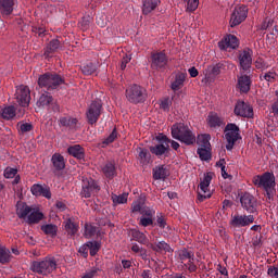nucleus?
<instances>
[{"label":"nucleus","instance_id":"11","mask_svg":"<svg viewBox=\"0 0 278 278\" xmlns=\"http://www.w3.org/2000/svg\"><path fill=\"white\" fill-rule=\"evenodd\" d=\"M15 99L21 108H29V103L31 102V91L29 90V87L20 85L16 88Z\"/></svg>","mask_w":278,"mask_h":278},{"label":"nucleus","instance_id":"58","mask_svg":"<svg viewBox=\"0 0 278 278\" xmlns=\"http://www.w3.org/2000/svg\"><path fill=\"white\" fill-rule=\"evenodd\" d=\"M79 25L80 29H83V31H86L90 27V17H83L79 22Z\"/></svg>","mask_w":278,"mask_h":278},{"label":"nucleus","instance_id":"16","mask_svg":"<svg viewBox=\"0 0 278 278\" xmlns=\"http://www.w3.org/2000/svg\"><path fill=\"white\" fill-rule=\"evenodd\" d=\"M239 64L242 71H250L253 64V50L250 48H244L242 53L239 54Z\"/></svg>","mask_w":278,"mask_h":278},{"label":"nucleus","instance_id":"42","mask_svg":"<svg viewBox=\"0 0 278 278\" xmlns=\"http://www.w3.org/2000/svg\"><path fill=\"white\" fill-rule=\"evenodd\" d=\"M178 260H180V262H186V260H194V252L184 248L178 251Z\"/></svg>","mask_w":278,"mask_h":278},{"label":"nucleus","instance_id":"60","mask_svg":"<svg viewBox=\"0 0 278 278\" xmlns=\"http://www.w3.org/2000/svg\"><path fill=\"white\" fill-rule=\"evenodd\" d=\"M264 238V236H262V235H260V236H255L254 238H253V241H252V244H253V247L255 248V249H262V244H263V242H262V239Z\"/></svg>","mask_w":278,"mask_h":278},{"label":"nucleus","instance_id":"56","mask_svg":"<svg viewBox=\"0 0 278 278\" xmlns=\"http://www.w3.org/2000/svg\"><path fill=\"white\" fill-rule=\"evenodd\" d=\"M33 34H37L39 38H45L47 29L45 27L33 26Z\"/></svg>","mask_w":278,"mask_h":278},{"label":"nucleus","instance_id":"4","mask_svg":"<svg viewBox=\"0 0 278 278\" xmlns=\"http://www.w3.org/2000/svg\"><path fill=\"white\" fill-rule=\"evenodd\" d=\"M62 84H64V78L56 73L48 72L38 78L39 88H47L48 90H55Z\"/></svg>","mask_w":278,"mask_h":278},{"label":"nucleus","instance_id":"57","mask_svg":"<svg viewBox=\"0 0 278 278\" xmlns=\"http://www.w3.org/2000/svg\"><path fill=\"white\" fill-rule=\"evenodd\" d=\"M142 205H144V202H142L141 199L135 201L131 205V212L136 213V212H141L142 210Z\"/></svg>","mask_w":278,"mask_h":278},{"label":"nucleus","instance_id":"64","mask_svg":"<svg viewBox=\"0 0 278 278\" xmlns=\"http://www.w3.org/2000/svg\"><path fill=\"white\" fill-rule=\"evenodd\" d=\"M275 75H277V73L268 72L263 76V79H265V81H275Z\"/></svg>","mask_w":278,"mask_h":278},{"label":"nucleus","instance_id":"13","mask_svg":"<svg viewBox=\"0 0 278 278\" xmlns=\"http://www.w3.org/2000/svg\"><path fill=\"white\" fill-rule=\"evenodd\" d=\"M212 182V173H206L204 175L203 181L200 182V189L203 193L198 191V202L203 203L205 199H212V193H207V188H210V184Z\"/></svg>","mask_w":278,"mask_h":278},{"label":"nucleus","instance_id":"12","mask_svg":"<svg viewBox=\"0 0 278 278\" xmlns=\"http://www.w3.org/2000/svg\"><path fill=\"white\" fill-rule=\"evenodd\" d=\"M247 16H249V8L247 5L236 7L230 16V27H238V25L247 21Z\"/></svg>","mask_w":278,"mask_h":278},{"label":"nucleus","instance_id":"33","mask_svg":"<svg viewBox=\"0 0 278 278\" xmlns=\"http://www.w3.org/2000/svg\"><path fill=\"white\" fill-rule=\"evenodd\" d=\"M45 219V214L40 211H33L30 214L27 216L26 223L28 225H38L40 220Z\"/></svg>","mask_w":278,"mask_h":278},{"label":"nucleus","instance_id":"26","mask_svg":"<svg viewBox=\"0 0 278 278\" xmlns=\"http://www.w3.org/2000/svg\"><path fill=\"white\" fill-rule=\"evenodd\" d=\"M102 173L106 177V179H114L116 177V162H106L102 167Z\"/></svg>","mask_w":278,"mask_h":278},{"label":"nucleus","instance_id":"49","mask_svg":"<svg viewBox=\"0 0 278 278\" xmlns=\"http://www.w3.org/2000/svg\"><path fill=\"white\" fill-rule=\"evenodd\" d=\"M18 174V169L14 167H7L4 169V177L5 179H14L16 175Z\"/></svg>","mask_w":278,"mask_h":278},{"label":"nucleus","instance_id":"3","mask_svg":"<svg viewBox=\"0 0 278 278\" xmlns=\"http://www.w3.org/2000/svg\"><path fill=\"white\" fill-rule=\"evenodd\" d=\"M125 94H126L127 101H129V103H132L134 105H138L139 103H144V101H147L149 97L144 87L137 84L130 85L126 89Z\"/></svg>","mask_w":278,"mask_h":278},{"label":"nucleus","instance_id":"1","mask_svg":"<svg viewBox=\"0 0 278 278\" xmlns=\"http://www.w3.org/2000/svg\"><path fill=\"white\" fill-rule=\"evenodd\" d=\"M29 270L35 275H41V277H49L58 270V261L55 256H46L41 261H33L30 263Z\"/></svg>","mask_w":278,"mask_h":278},{"label":"nucleus","instance_id":"63","mask_svg":"<svg viewBox=\"0 0 278 278\" xmlns=\"http://www.w3.org/2000/svg\"><path fill=\"white\" fill-rule=\"evenodd\" d=\"M49 108L54 112V114H60V104L58 103V101H52L49 104Z\"/></svg>","mask_w":278,"mask_h":278},{"label":"nucleus","instance_id":"44","mask_svg":"<svg viewBox=\"0 0 278 278\" xmlns=\"http://www.w3.org/2000/svg\"><path fill=\"white\" fill-rule=\"evenodd\" d=\"M81 73L83 75H93V73H97V65H94L92 62H89L81 67Z\"/></svg>","mask_w":278,"mask_h":278},{"label":"nucleus","instance_id":"7","mask_svg":"<svg viewBox=\"0 0 278 278\" xmlns=\"http://www.w3.org/2000/svg\"><path fill=\"white\" fill-rule=\"evenodd\" d=\"M224 131L227 140L226 149L227 151H232L233 147H236V142L242 138L240 136V127L233 123H229L226 125Z\"/></svg>","mask_w":278,"mask_h":278},{"label":"nucleus","instance_id":"31","mask_svg":"<svg viewBox=\"0 0 278 278\" xmlns=\"http://www.w3.org/2000/svg\"><path fill=\"white\" fill-rule=\"evenodd\" d=\"M152 173H153V179L155 181L160 180V179H166V177H168V169H166L165 165H159V166H155L153 169H152Z\"/></svg>","mask_w":278,"mask_h":278},{"label":"nucleus","instance_id":"36","mask_svg":"<svg viewBox=\"0 0 278 278\" xmlns=\"http://www.w3.org/2000/svg\"><path fill=\"white\" fill-rule=\"evenodd\" d=\"M210 140H212V136L210 134H203V135H198L195 142L201 147L200 149H205V148L212 147V144L210 143Z\"/></svg>","mask_w":278,"mask_h":278},{"label":"nucleus","instance_id":"27","mask_svg":"<svg viewBox=\"0 0 278 278\" xmlns=\"http://www.w3.org/2000/svg\"><path fill=\"white\" fill-rule=\"evenodd\" d=\"M14 12V0H0V14L10 16Z\"/></svg>","mask_w":278,"mask_h":278},{"label":"nucleus","instance_id":"8","mask_svg":"<svg viewBox=\"0 0 278 278\" xmlns=\"http://www.w3.org/2000/svg\"><path fill=\"white\" fill-rule=\"evenodd\" d=\"M101 192V186H99V181L93 178L83 179V186L80 191L81 199H90V197H94V194H99Z\"/></svg>","mask_w":278,"mask_h":278},{"label":"nucleus","instance_id":"55","mask_svg":"<svg viewBox=\"0 0 278 278\" xmlns=\"http://www.w3.org/2000/svg\"><path fill=\"white\" fill-rule=\"evenodd\" d=\"M170 105H173V102L170 101V99L165 98L163 101H161L160 108L164 112H169L170 111Z\"/></svg>","mask_w":278,"mask_h":278},{"label":"nucleus","instance_id":"43","mask_svg":"<svg viewBox=\"0 0 278 278\" xmlns=\"http://www.w3.org/2000/svg\"><path fill=\"white\" fill-rule=\"evenodd\" d=\"M12 260V254L7 248H0V264H10Z\"/></svg>","mask_w":278,"mask_h":278},{"label":"nucleus","instance_id":"39","mask_svg":"<svg viewBox=\"0 0 278 278\" xmlns=\"http://www.w3.org/2000/svg\"><path fill=\"white\" fill-rule=\"evenodd\" d=\"M97 226H92V224H85V238H93V236H101V230H98Z\"/></svg>","mask_w":278,"mask_h":278},{"label":"nucleus","instance_id":"5","mask_svg":"<svg viewBox=\"0 0 278 278\" xmlns=\"http://www.w3.org/2000/svg\"><path fill=\"white\" fill-rule=\"evenodd\" d=\"M252 184L256 186V188H264L268 199H270V191L276 186L275 174L266 172L263 175H256L253 177Z\"/></svg>","mask_w":278,"mask_h":278},{"label":"nucleus","instance_id":"32","mask_svg":"<svg viewBox=\"0 0 278 278\" xmlns=\"http://www.w3.org/2000/svg\"><path fill=\"white\" fill-rule=\"evenodd\" d=\"M60 45L61 42L59 41V39H52L43 51L45 58H51V55H53V53H55V51L60 49Z\"/></svg>","mask_w":278,"mask_h":278},{"label":"nucleus","instance_id":"59","mask_svg":"<svg viewBox=\"0 0 278 278\" xmlns=\"http://www.w3.org/2000/svg\"><path fill=\"white\" fill-rule=\"evenodd\" d=\"M274 23H275L274 20L266 17L261 25V30L264 31V30L268 29L269 27H273Z\"/></svg>","mask_w":278,"mask_h":278},{"label":"nucleus","instance_id":"47","mask_svg":"<svg viewBox=\"0 0 278 278\" xmlns=\"http://www.w3.org/2000/svg\"><path fill=\"white\" fill-rule=\"evenodd\" d=\"M129 197V193H122L119 195H113V203H117L118 205L127 203V198Z\"/></svg>","mask_w":278,"mask_h":278},{"label":"nucleus","instance_id":"29","mask_svg":"<svg viewBox=\"0 0 278 278\" xmlns=\"http://www.w3.org/2000/svg\"><path fill=\"white\" fill-rule=\"evenodd\" d=\"M0 114L3 121H12L16 117V108L14 105L0 108Z\"/></svg>","mask_w":278,"mask_h":278},{"label":"nucleus","instance_id":"21","mask_svg":"<svg viewBox=\"0 0 278 278\" xmlns=\"http://www.w3.org/2000/svg\"><path fill=\"white\" fill-rule=\"evenodd\" d=\"M15 207L17 217L23 220H25V218H27L29 214H31V212L34 211L31 206L27 205V203L23 201H17Z\"/></svg>","mask_w":278,"mask_h":278},{"label":"nucleus","instance_id":"20","mask_svg":"<svg viewBox=\"0 0 278 278\" xmlns=\"http://www.w3.org/2000/svg\"><path fill=\"white\" fill-rule=\"evenodd\" d=\"M64 230L67 233V238H75L77 231H79V224L75 223V218H67L64 223Z\"/></svg>","mask_w":278,"mask_h":278},{"label":"nucleus","instance_id":"9","mask_svg":"<svg viewBox=\"0 0 278 278\" xmlns=\"http://www.w3.org/2000/svg\"><path fill=\"white\" fill-rule=\"evenodd\" d=\"M241 207L248 212V214H257V199L250 192L239 193Z\"/></svg>","mask_w":278,"mask_h":278},{"label":"nucleus","instance_id":"54","mask_svg":"<svg viewBox=\"0 0 278 278\" xmlns=\"http://www.w3.org/2000/svg\"><path fill=\"white\" fill-rule=\"evenodd\" d=\"M43 187L45 186H42L40 184L33 185L31 188H30L31 194H34V197H40Z\"/></svg>","mask_w":278,"mask_h":278},{"label":"nucleus","instance_id":"34","mask_svg":"<svg viewBox=\"0 0 278 278\" xmlns=\"http://www.w3.org/2000/svg\"><path fill=\"white\" fill-rule=\"evenodd\" d=\"M150 249L154 251L155 253H162V251H165V253H170V244H168L166 241H160L157 243H150Z\"/></svg>","mask_w":278,"mask_h":278},{"label":"nucleus","instance_id":"25","mask_svg":"<svg viewBox=\"0 0 278 278\" xmlns=\"http://www.w3.org/2000/svg\"><path fill=\"white\" fill-rule=\"evenodd\" d=\"M186 77H188V74L186 72H178L175 76V80L172 83L170 88L174 90V92H177V90H181L184 84L186 83Z\"/></svg>","mask_w":278,"mask_h":278},{"label":"nucleus","instance_id":"48","mask_svg":"<svg viewBox=\"0 0 278 278\" xmlns=\"http://www.w3.org/2000/svg\"><path fill=\"white\" fill-rule=\"evenodd\" d=\"M208 125L210 127H220V125H223V121L218 115H212L208 117Z\"/></svg>","mask_w":278,"mask_h":278},{"label":"nucleus","instance_id":"22","mask_svg":"<svg viewBox=\"0 0 278 278\" xmlns=\"http://www.w3.org/2000/svg\"><path fill=\"white\" fill-rule=\"evenodd\" d=\"M149 149H150V153H152V155H156V157H162V155H165V157H168L170 153L169 144L165 146L163 143H159L155 146H151Z\"/></svg>","mask_w":278,"mask_h":278},{"label":"nucleus","instance_id":"30","mask_svg":"<svg viewBox=\"0 0 278 278\" xmlns=\"http://www.w3.org/2000/svg\"><path fill=\"white\" fill-rule=\"evenodd\" d=\"M51 162L55 170H64L66 168V162L64 161V156L60 153H54L51 157Z\"/></svg>","mask_w":278,"mask_h":278},{"label":"nucleus","instance_id":"10","mask_svg":"<svg viewBox=\"0 0 278 278\" xmlns=\"http://www.w3.org/2000/svg\"><path fill=\"white\" fill-rule=\"evenodd\" d=\"M166 64H168V56L166 55V52H151L150 68H152V71H160L165 68Z\"/></svg>","mask_w":278,"mask_h":278},{"label":"nucleus","instance_id":"51","mask_svg":"<svg viewBox=\"0 0 278 278\" xmlns=\"http://www.w3.org/2000/svg\"><path fill=\"white\" fill-rule=\"evenodd\" d=\"M154 225H157L160 229H166V225L168 224L166 223V217L161 213L156 216V223H154Z\"/></svg>","mask_w":278,"mask_h":278},{"label":"nucleus","instance_id":"37","mask_svg":"<svg viewBox=\"0 0 278 278\" xmlns=\"http://www.w3.org/2000/svg\"><path fill=\"white\" fill-rule=\"evenodd\" d=\"M51 103H53V96L49 92L42 93L37 101L38 108H46L51 105Z\"/></svg>","mask_w":278,"mask_h":278},{"label":"nucleus","instance_id":"2","mask_svg":"<svg viewBox=\"0 0 278 278\" xmlns=\"http://www.w3.org/2000/svg\"><path fill=\"white\" fill-rule=\"evenodd\" d=\"M172 137L179 140L186 147H192L197 142V136L192 134L190 127L184 123H176L172 126Z\"/></svg>","mask_w":278,"mask_h":278},{"label":"nucleus","instance_id":"45","mask_svg":"<svg viewBox=\"0 0 278 278\" xmlns=\"http://www.w3.org/2000/svg\"><path fill=\"white\" fill-rule=\"evenodd\" d=\"M17 129L21 134H27L29 131H34V125H31L29 123L18 122Z\"/></svg>","mask_w":278,"mask_h":278},{"label":"nucleus","instance_id":"62","mask_svg":"<svg viewBox=\"0 0 278 278\" xmlns=\"http://www.w3.org/2000/svg\"><path fill=\"white\" fill-rule=\"evenodd\" d=\"M40 197H45V199H51V189L48 186H45L41 190Z\"/></svg>","mask_w":278,"mask_h":278},{"label":"nucleus","instance_id":"50","mask_svg":"<svg viewBox=\"0 0 278 278\" xmlns=\"http://www.w3.org/2000/svg\"><path fill=\"white\" fill-rule=\"evenodd\" d=\"M187 2V12H194L199 8V0H182Z\"/></svg>","mask_w":278,"mask_h":278},{"label":"nucleus","instance_id":"61","mask_svg":"<svg viewBox=\"0 0 278 278\" xmlns=\"http://www.w3.org/2000/svg\"><path fill=\"white\" fill-rule=\"evenodd\" d=\"M268 277L271 278H278V267L276 266H269L267 269Z\"/></svg>","mask_w":278,"mask_h":278},{"label":"nucleus","instance_id":"53","mask_svg":"<svg viewBox=\"0 0 278 278\" xmlns=\"http://www.w3.org/2000/svg\"><path fill=\"white\" fill-rule=\"evenodd\" d=\"M116 138H118V131L114 128L109 137L103 141V144H112Z\"/></svg>","mask_w":278,"mask_h":278},{"label":"nucleus","instance_id":"6","mask_svg":"<svg viewBox=\"0 0 278 278\" xmlns=\"http://www.w3.org/2000/svg\"><path fill=\"white\" fill-rule=\"evenodd\" d=\"M102 111H103V102L101 101V99H96L91 101L86 112V118H87L88 125H97V123L99 122V118H101Z\"/></svg>","mask_w":278,"mask_h":278},{"label":"nucleus","instance_id":"24","mask_svg":"<svg viewBox=\"0 0 278 278\" xmlns=\"http://www.w3.org/2000/svg\"><path fill=\"white\" fill-rule=\"evenodd\" d=\"M160 3H162V0H142V14L144 16L151 14Z\"/></svg>","mask_w":278,"mask_h":278},{"label":"nucleus","instance_id":"28","mask_svg":"<svg viewBox=\"0 0 278 278\" xmlns=\"http://www.w3.org/2000/svg\"><path fill=\"white\" fill-rule=\"evenodd\" d=\"M130 236L132 240H135V242H139V244L149 247V237H147L144 232L134 228V229H130Z\"/></svg>","mask_w":278,"mask_h":278},{"label":"nucleus","instance_id":"40","mask_svg":"<svg viewBox=\"0 0 278 278\" xmlns=\"http://www.w3.org/2000/svg\"><path fill=\"white\" fill-rule=\"evenodd\" d=\"M200 160L202 162H207L208 160H212V147L211 148H198L197 151Z\"/></svg>","mask_w":278,"mask_h":278},{"label":"nucleus","instance_id":"38","mask_svg":"<svg viewBox=\"0 0 278 278\" xmlns=\"http://www.w3.org/2000/svg\"><path fill=\"white\" fill-rule=\"evenodd\" d=\"M41 231L46 236H50L51 238H55L58 236V225L55 224H46L41 226Z\"/></svg>","mask_w":278,"mask_h":278},{"label":"nucleus","instance_id":"41","mask_svg":"<svg viewBox=\"0 0 278 278\" xmlns=\"http://www.w3.org/2000/svg\"><path fill=\"white\" fill-rule=\"evenodd\" d=\"M86 247L89 249L91 257H94L101 251V242L99 241H89L86 243Z\"/></svg>","mask_w":278,"mask_h":278},{"label":"nucleus","instance_id":"17","mask_svg":"<svg viewBox=\"0 0 278 278\" xmlns=\"http://www.w3.org/2000/svg\"><path fill=\"white\" fill-rule=\"evenodd\" d=\"M253 223H255L253 215H235L230 220L231 227H249Z\"/></svg>","mask_w":278,"mask_h":278},{"label":"nucleus","instance_id":"18","mask_svg":"<svg viewBox=\"0 0 278 278\" xmlns=\"http://www.w3.org/2000/svg\"><path fill=\"white\" fill-rule=\"evenodd\" d=\"M251 84H253V80H251V76L247 74L238 76L237 88L241 92V94H249V92L251 91Z\"/></svg>","mask_w":278,"mask_h":278},{"label":"nucleus","instance_id":"35","mask_svg":"<svg viewBox=\"0 0 278 278\" xmlns=\"http://www.w3.org/2000/svg\"><path fill=\"white\" fill-rule=\"evenodd\" d=\"M137 153H139V162L140 164H143V166H147V164H150L151 162V153H149V150L147 148H137Z\"/></svg>","mask_w":278,"mask_h":278},{"label":"nucleus","instance_id":"23","mask_svg":"<svg viewBox=\"0 0 278 278\" xmlns=\"http://www.w3.org/2000/svg\"><path fill=\"white\" fill-rule=\"evenodd\" d=\"M68 155L75 157L76 160H85L86 150L80 144L71 146L67 148Z\"/></svg>","mask_w":278,"mask_h":278},{"label":"nucleus","instance_id":"46","mask_svg":"<svg viewBox=\"0 0 278 278\" xmlns=\"http://www.w3.org/2000/svg\"><path fill=\"white\" fill-rule=\"evenodd\" d=\"M225 68V64L223 63H217L215 65H212L208 67L210 75H213V77H216L217 75H220V71Z\"/></svg>","mask_w":278,"mask_h":278},{"label":"nucleus","instance_id":"14","mask_svg":"<svg viewBox=\"0 0 278 278\" xmlns=\"http://www.w3.org/2000/svg\"><path fill=\"white\" fill-rule=\"evenodd\" d=\"M236 116H241L242 118H253V106L247 104L244 101H237L233 110Z\"/></svg>","mask_w":278,"mask_h":278},{"label":"nucleus","instance_id":"15","mask_svg":"<svg viewBox=\"0 0 278 278\" xmlns=\"http://www.w3.org/2000/svg\"><path fill=\"white\" fill-rule=\"evenodd\" d=\"M240 47V40L236 35H227L218 42L220 51H227L228 49H238Z\"/></svg>","mask_w":278,"mask_h":278},{"label":"nucleus","instance_id":"19","mask_svg":"<svg viewBox=\"0 0 278 278\" xmlns=\"http://www.w3.org/2000/svg\"><path fill=\"white\" fill-rule=\"evenodd\" d=\"M77 125H79V119L76 117L63 116L59 118V127H64L71 131H77L79 129Z\"/></svg>","mask_w":278,"mask_h":278},{"label":"nucleus","instance_id":"52","mask_svg":"<svg viewBox=\"0 0 278 278\" xmlns=\"http://www.w3.org/2000/svg\"><path fill=\"white\" fill-rule=\"evenodd\" d=\"M139 225H141V227H155V223L151 217H141Z\"/></svg>","mask_w":278,"mask_h":278}]
</instances>
